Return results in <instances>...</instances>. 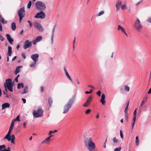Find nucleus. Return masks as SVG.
<instances>
[{"label": "nucleus", "instance_id": "72a5a7b5", "mask_svg": "<svg viewBox=\"0 0 151 151\" xmlns=\"http://www.w3.org/2000/svg\"><path fill=\"white\" fill-rule=\"evenodd\" d=\"M31 5H32V2L31 1H29L28 3L27 4V8L28 9H29L31 6Z\"/></svg>", "mask_w": 151, "mask_h": 151}, {"label": "nucleus", "instance_id": "4c0bfd02", "mask_svg": "<svg viewBox=\"0 0 151 151\" xmlns=\"http://www.w3.org/2000/svg\"><path fill=\"white\" fill-rule=\"evenodd\" d=\"M19 115L18 116H17L16 118L15 119H14V120L13 119L12 120L13 121H14V122H15L16 121H20V120L19 119Z\"/></svg>", "mask_w": 151, "mask_h": 151}, {"label": "nucleus", "instance_id": "20e7f679", "mask_svg": "<svg viewBox=\"0 0 151 151\" xmlns=\"http://www.w3.org/2000/svg\"><path fill=\"white\" fill-rule=\"evenodd\" d=\"M43 111L41 108H39L33 111V115L34 118L42 117L43 115Z\"/></svg>", "mask_w": 151, "mask_h": 151}, {"label": "nucleus", "instance_id": "2eb2a0df", "mask_svg": "<svg viewBox=\"0 0 151 151\" xmlns=\"http://www.w3.org/2000/svg\"><path fill=\"white\" fill-rule=\"evenodd\" d=\"M12 130L9 129L7 134H6L4 138L5 139H6L9 141H11V137H9V136H10V134Z\"/></svg>", "mask_w": 151, "mask_h": 151}, {"label": "nucleus", "instance_id": "c9c22d12", "mask_svg": "<svg viewBox=\"0 0 151 151\" xmlns=\"http://www.w3.org/2000/svg\"><path fill=\"white\" fill-rule=\"evenodd\" d=\"M90 104L88 103L87 101L86 102L83 104V106L84 107H88L90 105Z\"/></svg>", "mask_w": 151, "mask_h": 151}, {"label": "nucleus", "instance_id": "c756f323", "mask_svg": "<svg viewBox=\"0 0 151 151\" xmlns=\"http://www.w3.org/2000/svg\"><path fill=\"white\" fill-rule=\"evenodd\" d=\"M127 9L126 5V4H123L121 6V9L122 11L126 9Z\"/></svg>", "mask_w": 151, "mask_h": 151}, {"label": "nucleus", "instance_id": "f257e3e1", "mask_svg": "<svg viewBox=\"0 0 151 151\" xmlns=\"http://www.w3.org/2000/svg\"><path fill=\"white\" fill-rule=\"evenodd\" d=\"M85 143L89 151H97L95 149V144L91 137L86 138L85 140Z\"/></svg>", "mask_w": 151, "mask_h": 151}, {"label": "nucleus", "instance_id": "e433bc0d", "mask_svg": "<svg viewBox=\"0 0 151 151\" xmlns=\"http://www.w3.org/2000/svg\"><path fill=\"white\" fill-rule=\"evenodd\" d=\"M36 63V62L34 61L30 65V66L31 67H34L35 66Z\"/></svg>", "mask_w": 151, "mask_h": 151}, {"label": "nucleus", "instance_id": "6e6552de", "mask_svg": "<svg viewBox=\"0 0 151 151\" xmlns=\"http://www.w3.org/2000/svg\"><path fill=\"white\" fill-rule=\"evenodd\" d=\"M45 17V14L43 11H40L39 12H38L35 17V18L41 19H44Z\"/></svg>", "mask_w": 151, "mask_h": 151}, {"label": "nucleus", "instance_id": "603ef678", "mask_svg": "<svg viewBox=\"0 0 151 151\" xmlns=\"http://www.w3.org/2000/svg\"><path fill=\"white\" fill-rule=\"evenodd\" d=\"M27 22L29 24V27L30 28H31L32 26V24L31 22V21L30 20H28Z\"/></svg>", "mask_w": 151, "mask_h": 151}, {"label": "nucleus", "instance_id": "338daca9", "mask_svg": "<svg viewBox=\"0 0 151 151\" xmlns=\"http://www.w3.org/2000/svg\"><path fill=\"white\" fill-rule=\"evenodd\" d=\"M38 42L35 40L33 42V44L34 45L36 44V43L37 42Z\"/></svg>", "mask_w": 151, "mask_h": 151}, {"label": "nucleus", "instance_id": "4d7b16f0", "mask_svg": "<svg viewBox=\"0 0 151 151\" xmlns=\"http://www.w3.org/2000/svg\"><path fill=\"white\" fill-rule=\"evenodd\" d=\"M97 94L99 96H100L101 94V91H98L97 92Z\"/></svg>", "mask_w": 151, "mask_h": 151}, {"label": "nucleus", "instance_id": "4be33fe9", "mask_svg": "<svg viewBox=\"0 0 151 151\" xmlns=\"http://www.w3.org/2000/svg\"><path fill=\"white\" fill-rule=\"evenodd\" d=\"M0 21L3 24H6L7 23V22L5 21L4 18L0 14Z\"/></svg>", "mask_w": 151, "mask_h": 151}, {"label": "nucleus", "instance_id": "393cba45", "mask_svg": "<svg viewBox=\"0 0 151 151\" xmlns=\"http://www.w3.org/2000/svg\"><path fill=\"white\" fill-rule=\"evenodd\" d=\"M92 96L91 95L89 97L87 98L86 101H87L88 103L90 104L91 101L92 100Z\"/></svg>", "mask_w": 151, "mask_h": 151}, {"label": "nucleus", "instance_id": "7ed1b4c3", "mask_svg": "<svg viewBox=\"0 0 151 151\" xmlns=\"http://www.w3.org/2000/svg\"><path fill=\"white\" fill-rule=\"evenodd\" d=\"M35 8L38 10L44 11L45 10L46 6L44 2L41 1H37L35 3Z\"/></svg>", "mask_w": 151, "mask_h": 151}, {"label": "nucleus", "instance_id": "dca6fc26", "mask_svg": "<svg viewBox=\"0 0 151 151\" xmlns=\"http://www.w3.org/2000/svg\"><path fill=\"white\" fill-rule=\"evenodd\" d=\"M52 136H53V135H50L49 137H47L45 140L42 141L41 142V144H49L50 142V138Z\"/></svg>", "mask_w": 151, "mask_h": 151}, {"label": "nucleus", "instance_id": "774afa93", "mask_svg": "<svg viewBox=\"0 0 151 151\" xmlns=\"http://www.w3.org/2000/svg\"><path fill=\"white\" fill-rule=\"evenodd\" d=\"M148 93V94H150L151 93V88L149 90Z\"/></svg>", "mask_w": 151, "mask_h": 151}, {"label": "nucleus", "instance_id": "5fc2aeb1", "mask_svg": "<svg viewBox=\"0 0 151 151\" xmlns=\"http://www.w3.org/2000/svg\"><path fill=\"white\" fill-rule=\"evenodd\" d=\"M22 57L24 59H25L26 58V57L25 55V54L24 53H23L22 54Z\"/></svg>", "mask_w": 151, "mask_h": 151}, {"label": "nucleus", "instance_id": "8fccbe9b", "mask_svg": "<svg viewBox=\"0 0 151 151\" xmlns=\"http://www.w3.org/2000/svg\"><path fill=\"white\" fill-rule=\"evenodd\" d=\"M104 12L103 11H102L101 12H100L99 14L97 15V16H100L104 14Z\"/></svg>", "mask_w": 151, "mask_h": 151}, {"label": "nucleus", "instance_id": "ddd939ff", "mask_svg": "<svg viewBox=\"0 0 151 151\" xmlns=\"http://www.w3.org/2000/svg\"><path fill=\"white\" fill-rule=\"evenodd\" d=\"M117 30L119 31L120 30L122 32L124 33L127 37H128V35L126 33L124 28L121 26L120 25H118V26Z\"/></svg>", "mask_w": 151, "mask_h": 151}, {"label": "nucleus", "instance_id": "412c9836", "mask_svg": "<svg viewBox=\"0 0 151 151\" xmlns=\"http://www.w3.org/2000/svg\"><path fill=\"white\" fill-rule=\"evenodd\" d=\"M12 48L10 46H8V55L9 56H11L12 53Z\"/></svg>", "mask_w": 151, "mask_h": 151}, {"label": "nucleus", "instance_id": "37998d69", "mask_svg": "<svg viewBox=\"0 0 151 151\" xmlns=\"http://www.w3.org/2000/svg\"><path fill=\"white\" fill-rule=\"evenodd\" d=\"M9 42L11 44H12L14 41V40L11 37L9 39V40H8Z\"/></svg>", "mask_w": 151, "mask_h": 151}, {"label": "nucleus", "instance_id": "b1692460", "mask_svg": "<svg viewBox=\"0 0 151 151\" xmlns=\"http://www.w3.org/2000/svg\"><path fill=\"white\" fill-rule=\"evenodd\" d=\"M12 29L14 31L16 29V24L14 22H13L12 23L11 25Z\"/></svg>", "mask_w": 151, "mask_h": 151}, {"label": "nucleus", "instance_id": "c03bdc74", "mask_svg": "<svg viewBox=\"0 0 151 151\" xmlns=\"http://www.w3.org/2000/svg\"><path fill=\"white\" fill-rule=\"evenodd\" d=\"M113 141L114 142H116V143L118 142V140L116 137L114 138L113 139Z\"/></svg>", "mask_w": 151, "mask_h": 151}, {"label": "nucleus", "instance_id": "bb28decb", "mask_svg": "<svg viewBox=\"0 0 151 151\" xmlns=\"http://www.w3.org/2000/svg\"><path fill=\"white\" fill-rule=\"evenodd\" d=\"M28 90V87L27 86H26L25 87L24 89V91L22 93V94H24V93H26L27 92Z\"/></svg>", "mask_w": 151, "mask_h": 151}, {"label": "nucleus", "instance_id": "2f4dec72", "mask_svg": "<svg viewBox=\"0 0 151 151\" xmlns=\"http://www.w3.org/2000/svg\"><path fill=\"white\" fill-rule=\"evenodd\" d=\"M14 122L12 120V122H11V124L10 126L9 129H11L13 130V128L14 127Z\"/></svg>", "mask_w": 151, "mask_h": 151}, {"label": "nucleus", "instance_id": "f3484780", "mask_svg": "<svg viewBox=\"0 0 151 151\" xmlns=\"http://www.w3.org/2000/svg\"><path fill=\"white\" fill-rule=\"evenodd\" d=\"M122 2L121 1H117L116 5V11L117 12L118 11L119 8L122 5Z\"/></svg>", "mask_w": 151, "mask_h": 151}, {"label": "nucleus", "instance_id": "e2e57ef3", "mask_svg": "<svg viewBox=\"0 0 151 151\" xmlns=\"http://www.w3.org/2000/svg\"><path fill=\"white\" fill-rule=\"evenodd\" d=\"M106 141H107V139L105 141L104 144V148H106Z\"/></svg>", "mask_w": 151, "mask_h": 151}, {"label": "nucleus", "instance_id": "79ce46f5", "mask_svg": "<svg viewBox=\"0 0 151 151\" xmlns=\"http://www.w3.org/2000/svg\"><path fill=\"white\" fill-rule=\"evenodd\" d=\"M9 42L11 44H12L14 41V40L11 37L9 39V40H8Z\"/></svg>", "mask_w": 151, "mask_h": 151}, {"label": "nucleus", "instance_id": "680f3d73", "mask_svg": "<svg viewBox=\"0 0 151 151\" xmlns=\"http://www.w3.org/2000/svg\"><path fill=\"white\" fill-rule=\"evenodd\" d=\"M22 100L23 101V103L24 104H25V103H26V99H24V98H22Z\"/></svg>", "mask_w": 151, "mask_h": 151}, {"label": "nucleus", "instance_id": "13d9d810", "mask_svg": "<svg viewBox=\"0 0 151 151\" xmlns=\"http://www.w3.org/2000/svg\"><path fill=\"white\" fill-rule=\"evenodd\" d=\"M0 40H1L2 41H3L4 40V38L1 35H0Z\"/></svg>", "mask_w": 151, "mask_h": 151}, {"label": "nucleus", "instance_id": "de8ad7c7", "mask_svg": "<svg viewBox=\"0 0 151 151\" xmlns=\"http://www.w3.org/2000/svg\"><path fill=\"white\" fill-rule=\"evenodd\" d=\"M9 137H11V139L15 140V137L14 135V134L12 135L11 136H10Z\"/></svg>", "mask_w": 151, "mask_h": 151}, {"label": "nucleus", "instance_id": "7c9ffc66", "mask_svg": "<svg viewBox=\"0 0 151 151\" xmlns=\"http://www.w3.org/2000/svg\"><path fill=\"white\" fill-rule=\"evenodd\" d=\"M42 37L41 36H39L37 37L36 40L38 42H39L42 40Z\"/></svg>", "mask_w": 151, "mask_h": 151}, {"label": "nucleus", "instance_id": "9b49d317", "mask_svg": "<svg viewBox=\"0 0 151 151\" xmlns=\"http://www.w3.org/2000/svg\"><path fill=\"white\" fill-rule=\"evenodd\" d=\"M129 104V101L127 102V106L124 109V112L125 114V118L127 122L128 121V114L127 113L128 106Z\"/></svg>", "mask_w": 151, "mask_h": 151}, {"label": "nucleus", "instance_id": "3c124183", "mask_svg": "<svg viewBox=\"0 0 151 151\" xmlns=\"http://www.w3.org/2000/svg\"><path fill=\"white\" fill-rule=\"evenodd\" d=\"M120 136L121 137L122 139H123V134L122 131L121 130H120Z\"/></svg>", "mask_w": 151, "mask_h": 151}, {"label": "nucleus", "instance_id": "052dcab7", "mask_svg": "<svg viewBox=\"0 0 151 151\" xmlns=\"http://www.w3.org/2000/svg\"><path fill=\"white\" fill-rule=\"evenodd\" d=\"M0 30L1 31H2V27L1 24V22H0Z\"/></svg>", "mask_w": 151, "mask_h": 151}, {"label": "nucleus", "instance_id": "09e8293b", "mask_svg": "<svg viewBox=\"0 0 151 151\" xmlns=\"http://www.w3.org/2000/svg\"><path fill=\"white\" fill-rule=\"evenodd\" d=\"M93 91V89H91L89 91H86L85 92V93L86 94H88L89 93H92Z\"/></svg>", "mask_w": 151, "mask_h": 151}, {"label": "nucleus", "instance_id": "6ab92c4d", "mask_svg": "<svg viewBox=\"0 0 151 151\" xmlns=\"http://www.w3.org/2000/svg\"><path fill=\"white\" fill-rule=\"evenodd\" d=\"M10 106V104L8 103H4L2 105V110H4L6 108H9Z\"/></svg>", "mask_w": 151, "mask_h": 151}, {"label": "nucleus", "instance_id": "58836bf2", "mask_svg": "<svg viewBox=\"0 0 151 151\" xmlns=\"http://www.w3.org/2000/svg\"><path fill=\"white\" fill-rule=\"evenodd\" d=\"M57 131H58L56 130H55L53 131H50L49 132V135H50L52 134L55 133L56 132H57Z\"/></svg>", "mask_w": 151, "mask_h": 151}, {"label": "nucleus", "instance_id": "a18cd8bd", "mask_svg": "<svg viewBox=\"0 0 151 151\" xmlns=\"http://www.w3.org/2000/svg\"><path fill=\"white\" fill-rule=\"evenodd\" d=\"M145 103V99L144 98L141 101L140 106V107L142 106Z\"/></svg>", "mask_w": 151, "mask_h": 151}, {"label": "nucleus", "instance_id": "49530a36", "mask_svg": "<svg viewBox=\"0 0 151 151\" xmlns=\"http://www.w3.org/2000/svg\"><path fill=\"white\" fill-rule=\"evenodd\" d=\"M122 149L121 147H119V148H116L114 149V151H120Z\"/></svg>", "mask_w": 151, "mask_h": 151}, {"label": "nucleus", "instance_id": "ea45409f", "mask_svg": "<svg viewBox=\"0 0 151 151\" xmlns=\"http://www.w3.org/2000/svg\"><path fill=\"white\" fill-rule=\"evenodd\" d=\"M4 86L5 87V91H3V93L5 95L6 94V93L7 92V90L6 88V84H5V83H4Z\"/></svg>", "mask_w": 151, "mask_h": 151}, {"label": "nucleus", "instance_id": "f03ea898", "mask_svg": "<svg viewBox=\"0 0 151 151\" xmlns=\"http://www.w3.org/2000/svg\"><path fill=\"white\" fill-rule=\"evenodd\" d=\"M75 99V97L72 96V97L69 99L68 102L64 106L63 113L64 114L67 113L70 109L71 108L74 101Z\"/></svg>", "mask_w": 151, "mask_h": 151}, {"label": "nucleus", "instance_id": "bf43d9fd", "mask_svg": "<svg viewBox=\"0 0 151 151\" xmlns=\"http://www.w3.org/2000/svg\"><path fill=\"white\" fill-rule=\"evenodd\" d=\"M10 148L9 147L8 148V149H7L6 148L5 149L4 151H11L10 150Z\"/></svg>", "mask_w": 151, "mask_h": 151}, {"label": "nucleus", "instance_id": "f704fd0d", "mask_svg": "<svg viewBox=\"0 0 151 151\" xmlns=\"http://www.w3.org/2000/svg\"><path fill=\"white\" fill-rule=\"evenodd\" d=\"M129 88L127 86H124V90L125 91H129Z\"/></svg>", "mask_w": 151, "mask_h": 151}, {"label": "nucleus", "instance_id": "4468645a", "mask_svg": "<svg viewBox=\"0 0 151 151\" xmlns=\"http://www.w3.org/2000/svg\"><path fill=\"white\" fill-rule=\"evenodd\" d=\"M137 109H136L134 110V113H133L134 117H133V123H132V129H133L135 123V122L136 119V115L137 114Z\"/></svg>", "mask_w": 151, "mask_h": 151}, {"label": "nucleus", "instance_id": "1a4fd4ad", "mask_svg": "<svg viewBox=\"0 0 151 151\" xmlns=\"http://www.w3.org/2000/svg\"><path fill=\"white\" fill-rule=\"evenodd\" d=\"M34 25L37 30L41 32H43V29L40 24L35 22L34 23Z\"/></svg>", "mask_w": 151, "mask_h": 151}, {"label": "nucleus", "instance_id": "69168bd1", "mask_svg": "<svg viewBox=\"0 0 151 151\" xmlns=\"http://www.w3.org/2000/svg\"><path fill=\"white\" fill-rule=\"evenodd\" d=\"M23 127L24 128L26 127V124L25 122H24L23 124Z\"/></svg>", "mask_w": 151, "mask_h": 151}, {"label": "nucleus", "instance_id": "a211bd4d", "mask_svg": "<svg viewBox=\"0 0 151 151\" xmlns=\"http://www.w3.org/2000/svg\"><path fill=\"white\" fill-rule=\"evenodd\" d=\"M105 95L104 94H102L101 97L100 101L102 103L103 105H104L105 103Z\"/></svg>", "mask_w": 151, "mask_h": 151}, {"label": "nucleus", "instance_id": "c85d7f7f", "mask_svg": "<svg viewBox=\"0 0 151 151\" xmlns=\"http://www.w3.org/2000/svg\"><path fill=\"white\" fill-rule=\"evenodd\" d=\"M48 102L49 104V106L50 107L51 106L52 103V100L51 98H49Z\"/></svg>", "mask_w": 151, "mask_h": 151}, {"label": "nucleus", "instance_id": "a19ab883", "mask_svg": "<svg viewBox=\"0 0 151 151\" xmlns=\"http://www.w3.org/2000/svg\"><path fill=\"white\" fill-rule=\"evenodd\" d=\"M91 110L90 109H88L86 111L85 113L86 114H88L91 112Z\"/></svg>", "mask_w": 151, "mask_h": 151}, {"label": "nucleus", "instance_id": "473e14b6", "mask_svg": "<svg viewBox=\"0 0 151 151\" xmlns=\"http://www.w3.org/2000/svg\"><path fill=\"white\" fill-rule=\"evenodd\" d=\"M135 142L136 144V145L137 146L139 143V139H138V136H137L136 137V141Z\"/></svg>", "mask_w": 151, "mask_h": 151}, {"label": "nucleus", "instance_id": "423d86ee", "mask_svg": "<svg viewBox=\"0 0 151 151\" xmlns=\"http://www.w3.org/2000/svg\"><path fill=\"white\" fill-rule=\"evenodd\" d=\"M135 29L138 31H139L142 26L140 24V21L138 18L136 20L134 25Z\"/></svg>", "mask_w": 151, "mask_h": 151}, {"label": "nucleus", "instance_id": "9d476101", "mask_svg": "<svg viewBox=\"0 0 151 151\" xmlns=\"http://www.w3.org/2000/svg\"><path fill=\"white\" fill-rule=\"evenodd\" d=\"M32 45V42H29L28 40H26L24 42L23 47L24 49H26L27 48L30 47Z\"/></svg>", "mask_w": 151, "mask_h": 151}, {"label": "nucleus", "instance_id": "f8f14e48", "mask_svg": "<svg viewBox=\"0 0 151 151\" xmlns=\"http://www.w3.org/2000/svg\"><path fill=\"white\" fill-rule=\"evenodd\" d=\"M39 55L38 54H35L32 55L31 57L34 62H37L38 60V58Z\"/></svg>", "mask_w": 151, "mask_h": 151}, {"label": "nucleus", "instance_id": "864d4df0", "mask_svg": "<svg viewBox=\"0 0 151 151\" xmlns=\"http://www.w3.org/2000/svg\"><path fill=\"white\" fill-rule=\"evenodd\" d=\"M6 36L8 40H9V39L11 37L10 35L9 34H7L6 35Z\"/></svg>", "mask_w": 151, "mask_h": 151}, {"label": "nucleus", "instance_id": "aec40b11", "mask_svg": "<svg viewBox=\"0 0 151 151\" xmlns=\"http://www.w3.org/2000/svg\"><path fill=\"white\" fill-rule=\"evenodd\" d=\"M64 70L65 72V75H66V76H67V78L70 81H72V79L71 78V77H70V76H69V75L68 73V72L65 68H64Z\"/></svg>", "mask_w": 151, "mask_h": 151}, {"label": "nucleus", "instance_id": "0e129e2a", "mask_svg": "<svg viewBox=\"0 0 151 151\" xmlns=\"http://www.w3.org/2000/svg\"><path fill=\"white\" fill-rule=\"evenodd\" d=\"M17 56H14L12 59V61H13L14 60H15L16 58H17Z\"/></svg>", "mask_w": 151, "mask_h": 151}, {"label": "nucleus", "instance_id": "6e6d98bb", "mask_svg": "<svg viewBox=\"0 0 151 151\" xmlns=\"http://www.w3.org/2000/svg\"><path fill=\"white\" fill-rule=\"evenodd\" d=\"M147 22H149V23H151V17H150V18H148L147 20Z\"/></svg>", "mask_w": 151, "mask_h": 151}, {"label": "nucleus", "instance_id": "0eeeda50", "mask_svg": "<svg viewBox=\"0 0 151 151\" xmlns=\"http://www.w3.org/2000/svg\"><path fill=\"white\" fill-rule=\"evenodd\" d=\"M25 10L24 8H21L18 11V14L19 17V21H21L22 20L23 18L25 15L24 14Z\"/></svg>", "mask_w": 151, "mask_h": 151}, {"label": "nucleus", "instance_id": "cd10ccee", "mask_svg": "<svg viewBox=\"0 0 151 151\" xmlns=\"http://www.w3.org/2000/svg\"><path fill=\"white\" fill-rule=\"evenodd\" d=\"M21 66H19L16 69L15 71L16 74H17L19 73L20 71V68Z\"/></svg>", "mask_w": 151, "mask_h": 151}, {"label": "nucleus", "instance_id": "a878e982", "mask_svg": "<svg viewBox=\"0 0 151 151\" xmlns=\"http://www.w3.org/2000/svg\"><path fill=\"white\" fill-rule=\"evenodd\" d=\"M6 147V146L5 145L0 146V151H4Z\"/></svg>", "mask_w": 151, "mask_h": 151}, {"label": "nucleus", "instance_id": "39448f33", "mask_svg": "<svg viewBox=\"0 0 151 151\" xmlns=\"http://www.w3.org/2000/svg\"><path fill=\"white\" fill-rule=\"evenodd\" d=\"M12 80L10 79H7L6 80L5 84H6V87L8 90L11 92L13 91V84L12 83Z\"/></svg>", "mask_w": 151, "mask_h": 151}, {"label": "nucleus", "instance_id": "5701e85b", "mask_svg": "<svg viewBox=\"0 0 151 151\" xmlns=\"http://www.w3.org/2000/svg\"><path fill=\"white\" fill-rule=\"evenodd\" d=\"M24 87V84L23 83H19L17 84V88L18 89L22 88Z\"/></svg>", "mask_w": 151, "mask_h": 151}]
</instances>
